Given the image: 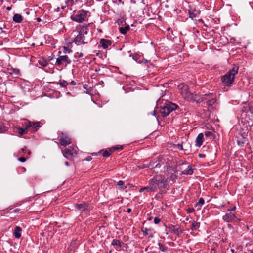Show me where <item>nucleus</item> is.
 Returning a JSON list of instances; mask_svg holds the SVG:
<instances>
[{
    "mask_svg": "<svg viewBox=\"0 0 253 253\" xmlns=\"http://www.w3.org/2000/svg\"><path fill=\"white\" fill-rule=\"evenodd\" d=\"M112 245L115 247L116 249H118L119 248L121 247V243L119 240L114 239L113 240L112 243Z\"/></svg>",
    "mask_w": 253,
    "mask_h": 253,
    "instance_id": "nucleus-22",
    "label": "nucleus"
},
{
    "mask_svg": "<svg viewBox=\"0 0 253 253\" xmlns=\"http://www.w3.org/2000/svg\"><path fill=\"white\" fill-rule=\"evenodd\" d=\"M77 54H79V57H81L83 56V54L82 53H79L78 52L77 53Z\"/></svg>",
    "mask_w": 253,
    "mask_h": 253,
    "instance_id": "nucleus-57",
    "label": "nucleus"
},
{
    "mask_svg": "<svg viewBox=\"0 0 253 253\" xmlns=\"http://www.w3.org/2000/svg\"><path fill=\"white\" fill-rule=\"evenodd\" d=\"M157 178V175H156L149 181L150 184L151 186L150 189L153 192L156 191L158 189V181H156Z\"/></svg>",
    "mask_w": 253,
    "mask_h": 253,
    "instance_id": "nucleus-11",
    "label": "nucleus"
},
{
    "mask_svg": "<svg viewBox=\"0 0 253 253\" xmlns=\"http://www.w3.org/2000/svg\"><path fill=\"white\" fill-rule=\"evenodd\" d=\"M64 52L70 53V52H72V50L70 49H69L68 47H64Z\"/></svg>",
    "mask_w": 253,
    "mask_h": 253,
    "instance_id": "nucleus-44",
    "label": "nucleus"
},
{
    "mask_svg": "<svg viewBox=\"0 0 253 253\" xmlns=\"http://www.w3.org/2000/svg\"><path fill=\"white\" fill-rule=\"evenodd\" d=\"M177 106L174 103L170 102H166L164 105L161 107L160 112L163 117L168 116L171 112L175 110Z\"/></svg>",
    "mask_w": 253,
    "mask_h": 253,
    "instance_id": "nucleus-5",
    "label": "nucleus"
},
{
    "mask_svg": "<svg viewBox=\"0 0 253 253\" xmlns=\"http://www.w3.org/2000/svg\"><path fill=\"white\" fill-rule=\"evenodd\" d=\"M36 20H37V21L38 22H40V21H41V20H41V19L40 18H39V17L37 18H36Z\"/></svg>",
    "mask_w": 253,
    "mask_h": 253,
    "instance_id": "nucleus-59",
    "label": "nucleus"
},
{
    "mask_svg": "<svg viewBox=\"0 0 253 253\" xmlns=\"http://www.w3.org/2000/svg\"><path fill=\"white\" fill-rule=\"evenodd\" d=\"M23 19L22 16L19 14H15L13 17V20L16 23H20L22 22Z\"/></svg>",
    "mask_w": 253,
    "mask_h": 253,
    "instance_id": "nucleus-19",
    "label": "nucleus"
},
{
    "mask_svg": "<svg viewBox=\"0 0 253 253\" xmlns=\"http://www.w3.org/2000/svg\"><path fill=\"white\" fill-rule=\"evenodd\" d=\"M159 165V163L156 164L155 162H150L148 167H149L150 169H154L155 168L157 167Z\"/></svg>",
    "mask_w": 253,
    "mask_h": 253,
    "instance_id": "nucleus-35",
    "label": "nucleus"
},
{
    "mask_svg": "<svg viewBox=\"0 0 253 253\" xmlns=\"http://www.w3.org/2000/svg\"><path fill=\"white\" fill-rule=\"evenodd\" d=\"M77 30L78 31V34L74 38L73 42L78 44H87L90 40L88 26L87 25H79L77 27Z\"/></svg>",
    "mask_w": 253,
    "mask_h": 253,
    "instance_id": "nucleus-1",
    "label": "nucleus"
},
{
    "mask_svg": "<svg viewBox=\"0 0 253 253\" xmlns=\"http://www.w3.org/2000/svg\"><path fill=\"white\" fill-rule=\"evenodd\" d=\"M151 187V186L150 185V183L149 182V185L148 186L141 188L140 189L139 191L140 192H143L145 190H147V191H148V192L152 191L151 189H150Z\"/></svg>",
    "mask_w": 253,
    "mask_h": 253,
    "instance_id": "nucleus-33",
    "label": "nucleus"
},
{
    "mask_svg": "<svg viewBox=\"0 0 253 253\" xmlns=\"http://www.w3.org/2000/svg\"><path fill=\"white\" fill-rule=\"evenodd\" d=\"M32 122H25L23 125V127L24 128H26L27 129V131H28V130L31 129V127L32 126Z\"/></svg>",
    "mask_w": 253,
    "mask_h": 253,
    "instance_id": "nucleus-26",
    "label": "nucleus"
},
{
    "mask_svg": "<svg viewBox=\"0 0 253 253\" xmlns=\"http://www.w3.org/2000/svg\"><path fill=\"white\" fill-rule=\"evenodd\" d=\"M100 43L104 49H106L111 45L112 42L109 40L101 39Z\"/></svg>",
    "mask_w": 253,
    "mask_h": 253,
    "instance_id": "nucleus-12",
    "label": "nucleus"
},
{
    "mask_svg": "<svg viewBox=\"0 0 253 253\" xmlns=\"http://www.w3.org/2000/svg\"><path fill=\"white\" fill-rule=\"evenodd\" d=\"M205 156V155L204 154H199V157H200V158H203Z\"/></svg>",
    "mask_w": 253,
    "mask_h": 253,
    "instance_id": "nucleus-54",
    "label": "nucleus"
},
{
    "mask_svg": "<svg viewBox=\"0 0 253 253\" xmlns=\"http://www.w3.org/2000/svg\"><path fill=\"white\" fill-rule=\"evenodd\" d=\"M204 134L201 133L198 134L196 139V145L197 147H200L203 143Z\"/></svg>",
    "mask_w": 253,
    "mask_h": 253,
    "instance_id": "nucleus-13",
    "label": "nucleus"
},
{
    "mask_svg": "<svg viewBox=\"0 0 253 253\" xmlns=\"http://www.w3.org/2000/svg\"><path fill=\"white\" fill-rule=\"evenodd\" d=\"M195 211L194 209L193 208H189L187 209H186V211L188 213H190L194 212Z\"/></svg>",
    "mask_w": 253,
    "mask_h": 253,
    "instance_id": "nucleus-42",
    "label": "nucleus"
},
{
    "mask_svg": "<svg viewBox=\"0 0 253 253\" xmlns=\"http://www.w3.org/2000/svg\"><path fill=\"white\" fill-rule=\"evenodd\" d=\"M19 160L21 162H24L26 161V159L25 157H20L19 158Z\"/></svg>",
    "mask_w": 253,
    "mask_h": 253,
    "instance_id": "nucleus-46",
    "label": "nucleus"
},
{
    "mask_svg": "<svg viewBox=\"0 0 253 253\" xmlns=\"http://www.w3.org/2000/svg\"><path fill=\"white\" fill-rule=\"evenodd\" d=\"M239 67L234 66L227 73L221 78L222 82L227 86H231L235 80V76L238 72Z\"/></svg>",
    "mask_w": 253,
    "mask_h": 253,
    "instance_id": "nucleus-2",
    "label": "nucleus"
},
{
    "mask_svg": "<svg viewBox=\"0 0 253 253\" xmlns=\"http://www.w3.org/2000/svg\"><path fill=\"white\" fill-rule=\"evenodd\" d=\"M130 29V27L128 25H127L125 27H119V32L122 34H125Z\"/></svg>",
    "mask_w": 253,
    "mask_h": 253,
    "instance_id": "nucleus-23",
    "label": "nucleus"
},
{
    "mask_svg": "<svg viewBox=\"0 0 253 253\" xmlns=\"http://www.w3.org/2000/svg\"><path fill=\"white\" fill-rule=\"evenodd\" d=\"M177 226L172 225L171 226L169 227V228L171 230V231L172 233H173V229L175 228Z\"/></svg>",
    "mask_w": 253,
    "mask_h": 253,
    "instance_id": "nucleus-49",
    "label": "nucleus"
},
{
    "mask_svg": "<svg viewBox=\"0 0 253 253\" xmlns=\"http://www.w3.org/2000/svg\"><path fill=\"white\" fill-rule=\"evenodd\" d=\"M189 13L190 15V17L192 19H193V18L195 17V15H194L193 12H191L189 11Z\"/></svg>",
    "mask_w": 253,
    "mask_h": 253,
    "instance_id": "nucleus-47",
    "label": "nucleus"
},
{
    "mask_svg": "<svg viewBox=\"0 0 253 253\" xmlns=\"http://www.w3.org/2000/svg\"><path fill=\"white\" fill-rule=\"evenodd\" d=\"M58 84H59L61 87H66L68 85V83L66 81L62 80L60 81Z\"/></svg>",
    "mask_w": 253,
    "mask_h": 253,
    "instance_id": "nucleus-31",
    "label": "nucleus"
},
{
    "mask_svg": "<svg viewBox=\"0 0 253 253\" xmlns=\"http://www.w3.org/2000/svg\"><path fill=\"white\" fill-rule=\"evenodd\" d=\"M111 149H113V152L115 151V150H122L123 149V146L121 145V146H115L114 147H112V148H110Z\"/></svg>",
    "mask_w": 253,
    "mask_h": 253,
    "instance_id": "nucleus-39",
    "label": "nucleus"
},
{
    "mask_svg": "<svg viewBox=\"0 0 253 253\" xmlns=\"http://www.w3.org/2000/svg\"><path fill=\"white\" fill-rule=\"evenodd\" d=\"M126 211H127L128 213H130V212H131V209H130V208H128V209H127Z\"/></svg>",
    "mask_w": 253,
    "mask_h": 253,
    "instance_id": "nucleus-56",
    "label": "nucleus"
},
{
    "mask_svg": "<svg viewBox=\"0 0 253 253\" xmlns=\"http://www.w3.org/2000/svg\"><path fill=\"white\" fill-rule=\"evenodd\" d=\"M140 58V56L136 54H133L132 56L133 59L139 63L141 62Z\"/></svg>",
    "mask_w": 253,
    "mask_h": 253,
    "instance_id": "nucleus-32",
    "label": "nucleus"
},
{
    "mask_svg": "<svg viewBox=\"0 0 253 253\" xmlns=\"http://www.w3.org/2000/svg\"><path fill=\"white\" fill-rule=\"evenodd\" d=\"M182 233V230L179 227H176L173 229V233L179 237L180 234Z\"/></svg>",
    "mask_w": 253,
    "mask_h": 253,
    "instance_id": "nucleus-24",
    "label": "nucleus"
},
{
    "mask_svg": "<svg viewBox=\"0 0 253 253\" xmlns=\"http://www.w3.org/2000/svg\"><path fill=\"white\" fill-rule=\"evenodd\" d=\"M32 126L31 127V131L35 132L41 127V123L40 122H32Z\"/></svg>",
    "mask_w": 253,
    "mask_h": 253,
    "instance_id": "nucleus-15",
    "label": "nucleus"
},
{
    "mask_svg": "<svg viewBox=\"0 0 253 253\" xmlns=\"http://www.w3.org/2000/svg\"><path fill=\"white\" fill-rule=\"evenodd\" d=\"M92 160V157L91 156H88L86 158L85 160L87 161H90Z\"/></svg>",
    "mask_w": 253,
    "mask_h": 253,
    "instance_id": "nucleus-50",
    "label": "nucleus"
},
{
    "mask_svg": "<svg viewBox=\"0 0 253 253\" xmlns=\"http://www.w3.org/2000/svg\"><path fill=\"white\" fill-rule=\"evenodd\" d=\"M158 246L159 249L162 251V252H166L167 250V247L164 246L161 243H158Z\"/></svg>",
    "mask_w": 253,
    "mask_h": 253,
    "instance_id": "nucleus-34",
    "label": "nucleus"
},
{
    "mask_svg": "<svg viewBox=\"0 0 253 253\" xmlns=\"http://www.w3.org/2000/svg\"><path fill=\"white\" fill-rule=\"evenodd\" d=\"M60 135V143L61 145L66 146L71 143V140L67 134L61 132Z\"/></svg>",
    "mask_w": 253,
    "mask_h": 253,
    "instance_id": "nucleus-8",
    "label": "nucleus"
},
{
    "mask_svg": "<svg viewBox=\"0 0 253 253\" xmlns=\"http://www.w3.org/2000/svg\"><path fill=\"white\" fill-rule=\"evenodd\" d=\"M75 207L81 212L85 211L88 209V204L87 203H83L79 204H76L75 205Z\"/></svg>",
    "mask_w": 253,
    "mask_h": 253,
    "instance_id": "nucleus-10",
    "label": "nucleus"
},
{
    "mask_svg": "<svg viewBox=\"0 0 253 253\" xmlns=\"http://www.w3.org/2000/svg\"><path fill=\"white\" fill-rule=\"evenodd\" d=\"M65 4L67 6H72L74 4V0H68L66 1Z\"/></svg>",
    "mask_w": 253,
    "mask_h": 253,
    "instance_id": "nucleus-37",
    "label": "nucleus"
},
{
    "mask_svg": "<svg viewBox=\"0 0 253 253\" xmlns=\"http://www.w3.org/2000/svg\"><path fill=\"white\" fill-rule=\"evenodd\" d=\"M151 231V228H145L144 229H142L143 234L144 236H147L149 234L148 232Z\"/></svg>",
    "mask_w": 253,
    "mask_h": 253,
    "instance_id": "nucleus-36",
    "label": "nucleus"
},
{
    "mask_svg": "<svg viewBox=\"0 0 253 253\" xmlns=\"http://www.w3.org/2000/svg\"><path fill=\"white\" fill-rule=\"evenodd\" d=\"M236 218L234 213L231 212L229 209L228 210L227 212L223 216V219L226 222H230Z\"/></svg>",
    "mask_w": 253,
    "mask_h": 253,
    "instance_id": "nucleus-9",
    "label": "nucleus"
},
{
    "mask_svg": "<svg viewBox=\"0 0 253 253\" xmlns=\"http://www.w3.org/2000/svg\"><path fill=\"white\" fill-rule=\"evenodd\" d=\"M231 251L232 252V253H237V252H235L233 249H231Z\"/></svg>",
    "mask_w": 253,
    "mask_h": 253,
    "instance_id": "nucleus-64",
    "label": "nucleus"
},
{
    "mask_svg": "<svg viewBox=\"0 0 253 253\" xmlns=\"http://www.w3.org/2000/svg\"><path fill=\"white\" fill-rule=\"evenodd\" d=\"M195 95H196V96H198L199 97V101L193 100V101H196V102L198 103V102H203L204 100H206L208 98H210V96L211 95V94H204V95H203L202 96L199 95L198 94H195Z\"/></svg>",
    "mask_w": 253,
    "mask_h": 253,
    "instance_id": "nucleus-17",
    "label": "nucleus"
},
{
    "mask_svg": "<svg viewBox=\"0 0 253 253\" xmlns=\"http://www.w3.org/2000/svg\"><path fill=\"white\" fill-rule=\"evenodd\" d=\"M119 4H121L123 5L124 4V2L121 0H117V4L119 5Z\"/></svg>",
    "mask_w": 253,
    "mask_h": 253,
    "instance_id": "nucleus-48",
    "label": "nucleus"
},
{
    "mask_svg": "<svg viewBox=\"0 0 253 253\" xmlns=\"http://www.w3.org/2000/svg\"><path fill=\"white\" fill-rule=\"evenodd\" d=\"M62 153L64 156L67 159H70L73 156L72 151L68 148H65L64 150H62Z\"/></svg>",
    "mask_w": 253,
    "mask_h": 253,
    "instance_id": "nucleus-14",
    "label": "nucleus"
},
{
    "mask_svg": "<svg viewBox=\"0 0 253 253\" xmlns=\"http://www.w3.org/2000/svg\"><path fill=\"white\" fill-rule=\"evenodd\" d=\"M126 186H124V187H121V188L122 189H123V190H124V189H126Z\"/></svg>",
    "mask_w": 253,
    "mask_h": 253,
    "instance_id": "nucleus-63",
    "label": "nucleus"
},
{
    "mask_svg": "<svg viewBox=\"0 0 253 253\" xmlns=\"http://www.w3.org/2000/svg\"><path fill=\"white\" fill-rule=\"evenodd\" d=\"M22 229L19 226H16L14 229V235L16 238H20L21 236Z\"/></svg>",
    "mask_w": 253,
    "mask_h": 253,
    "instance_id": "nucleus-18",
    "label": "nucleus"
},
{
    "mask_svg": "<svg viewBox=\"0 0 253 253\" xmlns=\"http://www.w3.org/2000/svg\"><path fill=\"white\" fill-rule=\"evenodd\" d=\"M153 237H154V235H153V233L150 234V235H149V237L150 238H153Z\"/></svg>",
    "mask_w": 253,
    "mask_h": 253,
    "instance_id": "nucleus-60",
    "label": "nucleus"
},
{
    "mask_svg": "<svg viewBox=\"0 0 253 253\" xmlns=\"http://www.w3.org/2000/svg\"><path fill=\"white\" fill-rule=\"evenodd\" d=\"M156 181H158V189L161 190V194H162L163 191L161 189L166 188L168 185V180L164 176L157 175Z\"/></svg>",
    "mask_w": 253,
    "mask_h": 253,
    "instance_id": "nucleus-6",
    "label": "nucleus"
},
{
    "mask_svg": "<svg viewBox=\"0 0 253 253\" xmlns=\"http://www.w3.org/2000/svg\"><path fill=\"white\" fill-rule=\"evenodd\" d=\"M180 93L183 98L189 101L197 100L199 101V97L192 93L189 89L187 85L184 84H181L179 86Z\"/></svg>",
    "mask_w": 253,
    "mask_h": 253,
    "instance_id": "nucleus-3",
    "label": "nucleus"
},
{
    "mask_svg": "<svg viewBox=\"0 0 253 253\" xmlns=\"http://www.w3.org/2000/svg\"><path fill=\"white\" fill-rule=\"evenodd\" d=\"M216 102V99L214 98H212L208 100L206 103L208 106H212L213 104H214Z\"/></svg>",
    "mask_w": 253,
    "mask_h": 253,
    "instance_id": "nucleus-29",
    "label": "nucleus"
},
{
    "mask_svg": "<svg viewBox=\"0 0 253 253\" xmlns=\"http://www.w3.org/2000/svg\"><path fill=\"white\" fill-rule=\"evenodd\" d=\"M185 148H188V151L187 152V151H185V153L186 152H189V151H191V146H185Z\"/></svg>",
    "mask_w": 253,
    "mask_h": 253,
    "instance_id": "nucleus-51",
    "label": "nucleus"
},
{
    "mask_svg": "<svg viewBox=\"0 0 253 253\" xmlns=\"http://www.w3.org/2000/svg\"><path fill=\"white\" fill-rule=\"evenodd\" d=\"M200 227V223L196 221H193L191 229L192 230H196Z\"/></svg>",
    "mask_w": 253,
    "mask_h": 253,
    "instance_id": "nucleus-25",
    "label": "nucleus"
},
{
    "mask_svg": "<svg viewBox=\"0 0 253 253\" xmlns=\"http://www.w3.org/2000/svg\"><path fill=\"white\" fill-rule=\"evenodd\" d=\"M140 63H144L145 64L148 65V63H150V61L147 60L145 59H142V60H141V62Z\"/></svg>",
    "mask_w": 253,
    "mask_h": 253,
    "instance_id": "nucleus-41",
    "label": "nucleus"
},
{
    "mask_svg": "<svg viewBox=\"0 0 253 253\" xmlns=\"http://www.w3.org/2000/svg\"><path fill=\"white\" fill-rule=\"evenodd\" d=\"M18 129V132L20 136H22L24 134L27 133L28 131H27V129L26 128H21V127H18L17 128Z\"/></svg>",
    "mask_w": 253,
    "mask_h": 253,
    "instance_id": "nucleus-27",
    "label": "nucleus"
},
{
    "mask_svg": "<svg viewBox=\"0 0 253 253\" xmlns=\"http://www.w3.org/2000/svg\"><path fill=\"white\" fill-rule=\"evenodd\" d=\"M124 181H123L122 180H120L118 182V185L119 186H122L123 185H124Z\"/></svg>",
    "mask_w": 253,
    "mask_h": 253,
    "instance_id": "nucleus-45",
    "label": "nucleus"
},
{
    "mask_svg": "<svg viewBox=\"0 0 253 253\" xmlns=\"http://www.w3.org/2000/svg\"><path fill=\"white\" fill-rule=\"evenodd\" d=\"M193 173V169L191 167L188 166L187 169L181 171V175H192Z\"/></svg>",
    "mask_w": 253,
    "mask_h": 253,
    "instance_id": "nucleus-20",
    "label": "nucleus"
},
{
    "mask_svg": "<svg viewBox=\"0 0 253 253\" xmlns=\"http://www.w3.org/2000/svg\"><path fill=\"white\" fill-rule=\"evenodd\" d=\"M177 179V176L173 173L171 174L169 177V181H172V183H174Z\"/></svg>",
    "mask_w": 253,
    "mask_h": 253,
    "instance_id": "nucleus-30",
    "label": "nucleus"
},
{
    "mask_svg": "<svg viewBox=\"0 0 253 253\" xmlns=\"http://www.w3.org/2000/svg\"><path fill=\"white\" fill-rule=\"evenodd\" d=\"M65 165L68 166L69 165V164L67 161H66L65 162Z\"/></svg>",
    "mask_w": 253,
    "mask_h": 253,
    "instance_id": "nucleus-61",
    "label": "nucleus"
},
{
    "mask_svg": "<svg viewBox=\"0 0 253 253\" xmlns=\"http://www.w3.org/2000/svg\"><path fill=\"white\" fill-rule=\"evenodd\" d=\"M70 84L72 85H75L76 84V83L75 81H72L70 83Z\"/></svg>",
    "mask_w": 253,
    "mask_h": 253,
    "instance_id": "nucleus-52",
    "label": "nucleus"
},
{
    "mask_svg": "<svg viewBox=\"0 0 253 253\" xmlns=\"http://www.w3.org/2000/svg\"><path fill=\"white\" fill-rule=\"evenodd\" d=\"M102 152V156L104 157H107L111 155L113 153V150L111 149V148H108L105 150H101V151H99L98 154L101 153Z\"/></svg>",
    "mask_w": 253,
    "mask_h": 253,
    "instance_id": "nucleus-16",
    "label": "nucleus"
},
{
    "mask_svg": "<svg viewBox=\"0 0 253 253\" xmlns=\"http://www.w3.org/2000/svg\"><path fill=\"white\" fill-rule=\"evenodd\" d=\"M38 62L40 65L43 67H46L48 65V61L44 59L40 60Z\"/></svg>",
    "mask_w": 253,
    "mask_h": 253,
    "instance_id": "nucleus-28",
    "label": "nucleus"
},
{
    "mask_svg": "<svg viewBox=\"0 0 253 253\" xmlns=\"http://www.w3.org/2000/svg\"><path fill=\"white\" fill-rule=\"evenodd\" d=\"M236 210V207H233V208H232L230 210L231 212H232V211H234Z\"/></svg>",
    "mask_w": 253,
    "mask_h": 253,
    "instance_id": "nucleus-58",
    "label": "nucleus"
},
{
    "mask_svg": "<svg viewBox=\"0 0 253 253\" xmlns=\"http://www.w3.org/2000/svg\"><path fill=\"white\" fill-rule=\"evenodd\" d=\"M177 146L181 150H184V151H187V152L188 151V148H183V143H181V144L179 143L177 145Z\"/></svg>",
    "mask_w": 253,
    "mask_h": 253,
    "instance_id": "nucleus-38",
    "label": "nucleus"
},
{
    "mask_svg": "<svg viewBox=\"0 0 253 253\" xmlns=\"http://www.w3.org/2000/svg\"><path fill=\"white\" fill-rule=\"evenodd\" d=\"M160 221L161 220L159 218H158L157 217H156L154 218V222L155 224H157L159 223Z\"/></svg>",
    "mask_w": 253,
    "mask_h": 253,
    "instance_id": "nucleus-43",
    "label": "nucleus"
},
{
    "mask_svg": "<svg viewBox=\"0 0 253 253\" xmlns=\"http://www.w3.org/2000/svg\"><path fill=\"white\" fill-rule=\"evenodd\" d=\"M88 12L84 10L74 11L71 16V19L75 22L82 23L87 20V14Z\"/></svg>",
    "mask_w": 253,
    "mask_h": 253,
    "instance_id": "nucleus-4",
    "label": "nucleus"
},
{
    "mask_svg": "<svg viewBox=\"0 0 253 253\" xmlns=\"http://www.w3.org/2000/svg\"><path fill=\"white\" fill-rule=\"evenodd\" d=\"M123 22V20L122 19H120L118 20V22L119 24L122 23Z\"/></svg>",
    "mask_w": 253,
    "mask_h": 253,
    "instance_id": "nucleus-53",
    "label": "nucleus"
},
{
    "mask_svg": "<svg viewBox=\"0 0 253 253\" xmlns=\"http://www.w3.org/2000/svg\"><path fill=\"white\" fill-rule=\"evenodd\" d=\"M66 6H67V5L65 4V5H63V6H62L61 8L63 9H64Z\"/></svg>",
    "mask_w": 253,
    "mask_h": 253,
    "instance_id": "nucleus-62",
    "label": "nucleus"
},
{
    "mask_svg": "<svg viewBox=\"0 0 253 253\" xmlns=\"http://www.w3.org/2000/svg\"><path fill=\"white\" fill-rule=\"evenodd\" d=\"M71 63V60L67 55L59 56L56 61V65L59 66L65 63L66 65L70 64Z\"/></svg>",
    "mask_w": 253,
    "mask_h": 253,
    "instance_id": "nucleus-7",
    "label": "nucleus"
},
{
    "mask_svg": "<svg viewBox=\"0 0 253 253\" xmlns=\"http://www.w3.org/2000/svg\"><path fill=\"white\" fill-rule=\"evenodd\" d=\"M205 135L206 137H210L212 136L213 135V134L211 131H206L205 132Z\"/></svg>",
    "mask_w": 253,
    "mask_h": 253,
    "instance_id": "nucleus-40",
    "label": "nucleus"
},
{
    "mask_svg": "<svg viewBox=\"0 0 253 253\" xmlns=\"http://www.w3.org/2000/svg\"><path fill=\"white\" fill-rule=\"evenodd\" d=\"M205 203V200L203 198H200L199 199L198 202L195 204V207L197 208V210H199L201 209L202 206Z\"/></svg>",
    "mask_w": 253,
    "mask_h": 253,
    "instance_id": "nucleus-21",
    "label": "nucleus"
},
{
    "mask_svg": "<svg viewBox=\"0 0 253 253\" xmlns=\"http://www.w3.org/2000/svg\"><path fill=\"white\" fill-rule=\"evenodd\" d=\"M14 73H15L16 74H17V75L19 74V70H14Z\"/></svg>",
    "mask_w": 253,
    "mask_h": 253,
    "instance_id": "nucleus-55",
    "label": "nucleus"
}]
</instances>
